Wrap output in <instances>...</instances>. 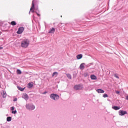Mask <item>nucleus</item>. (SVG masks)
<instances>
[{
    "label": "nucleus",
    "instance_id": "12",
    "mask_svg": "<svg viewBox=\"0 0 128 128\" xmlns=\"http://www.w3.org/2000/svg\"><path fill=\"white\" fill-rule=\"evenodd\" d=\"M96 92L98 94H104V90L102 89H98L96 90Z\"/></svg>",
    "mask_w": 128,
    "mask_h": 128
},
{
    "label": "nucleus",
    "instance_id": "25",
    "mask_svg": "<svg viewBox=\"0 0 128 128\" xmlns=\"http://www.w3.org/2000/svg\"><path fill=\"white\" fill-rule=\"evenodd\" d=\"M7 122H11L12 121V117L11 116H8L6 118Z\"/></svg>",
    "mask_w": 128,
    "mask_h": 128
},
{
    "label": "nucleus",
    "instance_id": "4",
    "mask_svg": "<svg viewBox=\"0 0 128 128\" xmlns=\"http://www.w3.org/2000/svg\"><path fill=\"white\" fill-rule=\"evenodd\" d=\"M26 108H27V110H34L36 108V106L32 104H26Z\"/></svg>",
    "mask_w": 128,
    "mask_h": 128
},
{
    "label": "nucleus",
    "instance_id": "6",
    "mask_svg": "<svg viewBox=\"0 0 128 128\" xmlns=\"http://www.w3.org/2000/svg\"><path fill=\"white\" fill-rule=\"evenodd\" d=\"M24 28L22 26L20 27L17 31V34H22V33L24 32Z\"/></svg>",
    "mask_w": 128,
    "mask_h": 128
},
{
    "label": "nucleus",
    "instance_id": "5",
    "mask_svg": "<svg viewBox=\"0 0 128 128\" xmlns=\"http://www.w3.org/2000/svg\"><path fill=\"white\" fill-rule=\"evenodd\" d=\"M74 88L76 90H80L84 88V85L82 84H77L74 86Z\"/></svg>",
    "mask_w": 128,
    "mask_h": 128
},
{
    "label": "nucleus",
    "instance_id": "34",
    "mask_svg": "<svg viewBox=\"0 0 128 128\" xmlns=\"http://www.w3.org/2000/svg\"><path fill=\"white\" fill-rule=\"evenodd\" d=\"M2 48H2V47L0 46V50H2Z\"/></svg>",
    "mask_w": 128,
    "mask_h": 128
},
{
    "label": "nucleus",
    "instance_id": "3",
    "mask_svg": "<svg viewBox=\"0 0 128 128\" xmlns=\"http://www.w3.org/2000/svg\"><path fill=\"white\" fill-rule=\"evenodd\" d=\"M50 98L52 100H58L60 98V96L58 94H52L50 95Z\"/></svg>",
    "mask_w": 128,
    "mask_h": 128
},
{
    "label": "nucleus",
    "instance_id": "14",
    "mask_svg": "<svg viewBox=\"0 0 128 128\" xmlns=\"http://www.w3.org/2000/svg\"><path fill=\"white\" fill-rule=\"evenodd\" d=\"M112 108H113V110H118L120 108V107L118 106H113L112 107Z\"/></svg>",
    "mask_w": 128,
    "mask_h": 128
},
{
    "label": "nucleus",
    "instance_id": "35",
    "mask_svg": "<svg viewBox=\"0 0 128 128\" xmlns=\"http://www.w3.org/2000/svg\"><path fill=\"white\" fill-rule=\"evenodd\" d=\"M44 94H46V92H44Z\"/></svg>",
    "mask_w": 128,
    "mask_h": 128
},
{
    "label": "nucleus",
    "instance_id": "16",
    "mask_svg": "<svg viewBox=\"0 0 128 128\" xmlns=\"http://www.w3.org/2000/svg\"><path fill=\"white\" fill-rule=\"evenodd\" d=\"M77 60H80V58H82V54H79L76 56Z\"/></svg>",
    "mask_w": 128,
    "mask_h": 128
},
{
    "label": "nucleus",
    "instance_id": "21",
    "mask_svg": "<svg viewBox=\"0 0 128 128\" xmlns=\"http://www.w3.org/2000/svg\"><path fill=\"white\" fill-rule=\"evenodd\" d=\"M65 26H66V28L68 27L69 28H72V24H66Z\"/></svg>",
    "mask_w": 128,
    "mask_h": 128
},
{
    "label": "nucleus",
    "instance_id": "32",
    "mask_svg": "<svg viewBox=\"0 0 128 128\" xmlns=\"http://www.w3.org/2000/svg\"><path fill=\"white\" fill-rule=\"evenodd\" d=\"M18 100V99L16 98H15L14 100V102H16Z\"/></svg>",
    "mask_w": 128,
    "mask_h": 128
},
{
    "label": "nucleus",
    "instance_id": "26",
    "mask_svg": "<svg viewBox=\"0 0 128 128\" xmlns=\"http://www.w3.org/2000/svg\"><path fill=\"white\" fill-rule=\"evenodd\" d=\"M58 72H54L52 73V76H58Z\"/></svg>",
    "mask_w": 128,
    "mask_h": 128
},
{
    "label": "nucleus",
    "instance_id": "20",
    "mask_svg": "<svg viewBox=\"0 0 128 128\" xmlns=\"http://www.w3.org/2000/svg\"><path fill=\"white\" fill-rule=\"evenodd\" d=\"M18 88L19 90H20L21 92H24V88H22L20 86H18Z\"/></svg>",
    "mask_w": 128,
    "mask_h": 128
},
{
    "label": "nucleus",
    "instance_id": "17",
    "mask_svg": "<svg viewBox=\"0 0 128 128\" xmlns=\"http://www.w3.org/2000/svg\"><path fill=\"white\" fill-rule=\"evenodd\" d=\"M32 86H34V84L30 82H29L28 84V88H32Z\"/></svg>",
    "mask_w": 128,
    "mask_h": 128
},
{
    "label": "nucleus",
    "instance_id": "8",
    "mask_svg": "<svg viewBox=\"0 0 128 128\" xmlns=\"http://www.w3.org/2000/svg\"><path fill=\"white\" fill-rule=\"evenodd\" d=\"M34 0H32V6H31L30 8V12H34Z\"/></svg>",
    "mask_w": 128,
    "mask_h": 128
},
{
    "label": "nucleus",
    "instance_id": "9",
    "mask_svg": "<svg viewBox=\"0 0 128 128\" xmlns=\"http://www.w3.org/2000/svg\"><path fill=\"white\" fill-rule=\"evenodd\" d=\"M22 98H24L25 100H28V95L26 94H24L22 96Z\"/></svg>",
    "mask_w": 128,
    "mask_h": 128
},
{
    "label": "nucleus",
    "instance_id": "11",
    "mask_svg": "<svg viewBox=\"0 0 128 128\" xmlns=\"http://www.w3.org/2000/svg\"><path fill=\"white\" fill-rule=\"evenodd\" d=\"M56 32V29L54 28H52L49 31L48 34H54Z\"/></svg>",
    "mask_w": 128,
    "mask_h": 128
},
{
    "label": "nucleus",
    "instance_id": "2",
    "mask_svg": "<svg viewBox=\"0 0 128 128\" xmlns=\"http://www.w3.org/2000/svg\"><path fill=\"white\" fill-rule=\"evenodd\" d=\"M28 46H30V40L26 38L22 41L21 46L23 48H26Z\"/></svg>",
    "mask_w": 128,
    "mask_h": 128
},
{
    "label": "nucleus",
    "instance_id": "1",
    "mask_svg": "<svg viewBox=\"0 0 128 128\" xmlns=\"http://www.w3.org/2000/svg\"><path fill=\"white\" fill-rule=\"evenodd\" d=\"M0 26L2 32H6L10 28V23L6 21L0 20Z\"/></svg>",
    "mask_w": 128,
    "mask_h": 128
},
{
    "label": "nucleus",
    "instance_id": "24",
    "mask_svg": "<svg viewBox=\"0 0 128 128\" xmlns=\"http://www.w3.org/2000/svg\"><path fill=\"white\" fill-rule=\"evenodd\" d=\"M16 72H17V74H22V71L19 69H18L16 70Z\"/></svg>",
    "mask_w": 128,
    "mask_h": 128
},
{
    "label": "nucleus",
    "instance_id": "15",
    "mask_svg": "<svg viewBox=\"0 0 128 128\" xmlns=\"http://www.w3.org/2000/svg\"><path fill=\"white\" fill-rule=\"evenodd\" d=\"M80 70H84V63H82L80 64Z\"/></svg>",
    "mask_w": 128,
    "mask_h": 128
},
{
    "label": "nucleus",
    "instance_id": "23",
    "mask_svg": "<svg viewBox=\"0 0 128 128\" xmlns=\"http://www.w3.org/2000/svg\"><path fill=\"white\" fill-rule=\"evenodd\" d=\"M2 98H6V91H3Z\"/></svg>",
    "mask_w": 128,
    "mask_h": 128
},
{
    "label": "nucleus",
    "instance_id": "22",
    "mask_svg": "<svg viewBox=\"0 0 128 128\" xmlns=\"http://www.w3.org/2000/svg\"><path fill=\"white\" fill-rule=\"evenodd\" d=\"M66 76L67 78H69V80H72V75H70V74H66Z\"/></svg>",
    "mask_w": 128,
    "mask_h": 128
},
{
    "label": "nucleus",
    "instance_id": "36",
    "mask_svg": "<svg viewBox=\"0 0 128 128\" xmlns=\"http://www.w3.org/2000/svg\"><path fill=\"white\" fill-rule=\"evenodd\" d=\"M29 14H30V11L29 12Z\"/></svg>",
    "mask_w": 128,
    "mask_h": 128
},
{
    "label": "nucleus",
    "instance_id": "18",
    "mask_svg": "<svg viewBox=\"0 0 128 128\" xmlns=\"http://www.w3.org/2000/svg\"><path fill=\"white\" fill-rule=\"evenodd\" d=\"M36 10V11L35 12L37 16H40V14L38 13V12H40V10H38V8H37V9Z\"/></svg>",
    "mask_w": 128,
    "mask_h": 128
},
{
    "label": "nucleus",
    "instance_id": "28",
    "mask_svg": "<svg viewBox=\"0 0 128 128\" xmlns=\"http://www.w3.org/2000/svg\"><path fill=\"white\" fill-rule=\"evenodd\" d=\"M114 78H118V80L120 79V77L116 74H114Z\"/></svg>",
    "mask_w": 128,
    "mask_h": 128
},
{
    "label": "nucleus",
    "instance_id": "33",
    "mask_svg": "<svg viewBox=\"0 0 128 128\" xmlns=\"http://www.w3.org/2000/svg\"><path fill=\"white\" fill-rule=\"evenodd\" d=\"M116 94H120V91H116Z\"/></svg>",
    "mask_w": 128,
    "mask_h": 128
},
{
    "label": "nucleus",
    "instance_id": "31",
    "mask_svg": "<svg viewBox=\"0 0 128 128\" xmlns=\"http://www.w3.org/2000/svg\"><path fill=\"white\" fill-rule=\"evenodd\" d=\"M126 100H128V95L127 96H126Z\"/></svg>",
    "mask_w": 128,
    "mask_h": 128
},
{
    "label": "nucleus",
    "instance_id": "7",
    "mask_svg": "<svg viewBox=\"0 0 128 128\" xmlns=\"http://www.w3.org/2000/svg\"><path fill=\"white\" fill-rule=\"evenodd\" d=\"M128 112L126 111H124V110H120L118 111V114L119 116H124V114H127Z\"/></svg>",
    "mask_w": 128,
    "mask_h": 128
},
{
    "label": "nucleus",
    "instance_id": "27",
    "mask_svg": "<svg viewBox=\"0 0 128 128\" xmlns=\"http://www.w3.org/2000/svg\"><path fill=\"white\" fill-rule=\"evenodd\" d=\"M84 78H86V76H88V72H86L84 74Z\"/></svg>",
    "mask_w": 128,
    "mask_h": 128
},
{
    "label": "nucleus",
    "instance_id": "10",
    "mask_svg": "<svg viewBox=\"0 0 128 128\" xmlns=\"http://www.w3.org/2000/svg\"><path fill=\"white\" fill-rule=\"evenodd\" d=\"M11 110H12V114H16L17 112L16 110H14V106H12L11 108Z\"/></svg>",
    "mask_w": 128,
    "mask_h": 128
},
{
    "label": "nucleus",
    "instance_id": "30",
    "mask_svg": "<svg viewBox=\"0 0 128 128\" xmlns=\"http://www.w3.org/2000/svg\"><path fill=\"white\" fill-rule=\"evenodd\" d=\"M58 26L60 27V26H64V24H58Z\"/></svg>",
    "mask_w": 128,
    "mask_h": 128
},
{
    "label": "nucleus",
    "instance_id": "13",
    "mask_svg": "<svg viewBox=\"0 0 128 128\" xmlns=\"http://www.w3.org/2000/svg\"><path fill=\"white\" fill-rule=\"evenodd\" d=\"M90 78L91 80H96V76L94 74H92L90 75Z\"/></svg>",
    "mask_w": 128,
    "mask_h": 128
},
{
    "label": "nucleus",
    "instance_id": "19",
    "mask_svg": "<svg viewBox=\"0 0 128 128\" xmlns=\"http://www.w3.org/2000/svg\"><path fill=\"white\" fill-rule=\"evenodd\" d=\"M10 24L13 26H16V21H12L10 22Z\"/></svg>",
    "mask_w": 128,
    "mask_h": 128
},
{
    "label": "nucleus",
    "instance_id": "29",
    "mask_svg": "<svg viewBox=\"0 0 128 128\" xmlns=\"http://www.w3.org/2000/svg\"><path fill=\"white\" fill-rule=\"evenodd\" d=\"M108 94H104L103 95V98H108Z\"/></svg>",
    "mask_w": 128,
    "mask_h": 128
}]
</instances>
